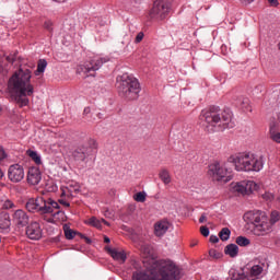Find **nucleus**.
Wrapping results in <instances>:
<instances>
[{"instance_id":"obj_39","label":"nucleus","mask_w":280,"mask_h":280,"mask_svg":"<svg viewBox=\"0 0 280 280\" xmlns=\"http://www.w3.org/2000/svg\"><path fill=\"white\" fill-rule=\"evenodd\" d=\"M143 36H144L143 32L138 33L136 36L135 43L137 44L141 43V40H143Z\"/></svg>"},{"instance_id":"obj_23","label":"nucleus","mask_w":280,"mask_h":280,"mask_svg":"<svg viewBox=\"0 0 280 280\" xmlns=\"http://www.w3.org/2000/svg\"><path fill=\"white\" fill-rule=\"evenodd\" d=\"M26 154L27 156H30V159H32V161H34L36 165H43V159L40 158V154H38V152L32 149H28L26 151Z\"/></svg>"},{"instance_id":"obj_53","label":"nucleus","mask_w":280,"mask_h":280,"mask_svg":"<svg viewBox=\"0 0 280 280\" xmlns=\"http://www.w3.org/2000/svg\"><path fill=\"white\" fill-rule=\"evenodd\" d=\"M277 201L280 203V197H277Z\"/></svg>"},{"instance_id":"obj_7","label":"nucleus","mask_w":280,"mask_h":280,"mask_svg":"<svg viewBox=\"0 0 280 280\" xmlns=\"http://www.w3.org/2000/svg\"><path fill=\"white\" fill-rule=\"evenodd\" d=\"M26 209L31 213H42L45 215L47 213H54L56 209H60V203L51 198L45 199V197H37L26 202Z\"/></svg>"},{"instance_id":"obj_25","label":"nucleus","mask_w":280,"mask_h":280,"mask_svg":"<svg viewBox=\"0 0 280 280\" xmlns=\"http://www.w3.org/2000/svg\"><path fill=\"white\" fill-rule=\"evenodd\" d=\"M73 199V197H67V195H65V192L61 191L60 194V198L58 199V203L62 205L63 207H71V200Z\"/></svg>"},{"instance_id":"obj_2","label":"nucleus","mask_w":280,"mask_h":280,"mask_svg":"<svg viewBox=\"0 0 280 280\" xmlns=\"http://www.w3.org/2000/svg\"><path fill=\"white\" fill-rule=\"evenodd\" d=\"M144 271H136L132 280H179L180 269L172 260H156L147 258L143 260Z\"/></svg>"},{"instance_id":"obj_45","label":"nucleus","mask_w":280,"mask_h":280,"mask_svg":"<svg viewBox=\"0 0 280 280\" xmlns=\"http://www.w3.org/2000/svg\"><path fill=\"white\" fill-rule=\"evenodd\" d=\"M199 222H200V224H203V222H207V215L201 214V217L199 218Z\"/></svg>"},{"instance_id":"obj_55","label":"nucleus","mask_w":280,"mask_h":280,"mask_svg":"<svg viewBox=\"0 0 280 280\" xmlns=\"http://www.w3.org/2000/svg\"><path fill=\"white\" fill-rule=\"evenodd\" d=\"M86 242H91V240L86 238Z\"/></svg>"},{"instance_id":"obj_5","label":"nucleus","mask_w":280,"mask_h":280,"mask_svg":"<svg viewBox=\"0 0 280 280\" xmlns=\"http://www.w3.org/2000/svg\"><path fill=\"white\" fill-rule=\"evenodd\" d=\"M230 163H233L236 172H261L266 161L264 156L256 155L255 153H240L236 156L229 159Z\"/></svg>"},{"instance_id":"obj_15","label":"nucleus","mask_w":280,"mask_h":280,"mask_svg":"<svg viewBox=\"0 0 280 280\" xmlns=\"http://www.w3.org/2000/svg\"><path fill=\"white\" fill-rule=\"evenodd\" d=\"M26 180L28 185H38L40 180H43V174L40 173V168L30 167L26 175Z\"/></svg>"},{"instance_id":"obj_1","label":"nucleus","mask_w":280,"mask_h":280,"mask_svg":"<svg viewBox=\"0 0 280 280\" xmlns=\"http://www.w3.org/2000/svg\"><path fill=\"white\" fill-rule=\"evenodd\" d=\"M7 93L15 104L21 108L30 104V98L34 95V85L32 84V70L19 69L8 81Z\"/></svg>"},{"instance_id":"obj_14","label":"nucleus","mask_w":280,"mask_h":280,"mask_svg":"<svg viewBox=\"0 0 280 280\" xmlns=\"http://www.w3.org/2000/svg\"><path fill=\"white\" fill-rule=\"evenodd\" d=\"M26 237L33 241L40 240V237H43V228H40V223H38L37 221H32L26 226Z\"/></svg>"},{"instance_id":"obj_37","label":"nucleus","mask_w":280,"mask_h":280,"mask_svg":"<svg viewBox=\"0 0 280 280\" xmlns=\"http://www.w3.org/2000/svg\"><path fill=\"white\" fill-rule=\"evenodd\" d=\"M209 255L212 257V259H220V257H222V253L218 252L217 249H210Z\"/></svg>"},{"instance_id":"obj_29","label":"nucleus","mask_w":280,"mask_h":280,"mask_svg":"<svg viewBox=\"0 0 280 280\" xmlns=\"http://www.w3.org/2000/svg\"><path fill=\"white\" fill-rule=\"evenodd\" d=\"M219 237L222 240V242H228V240L231 237V230H229V228H223L219 233Z\"/></svg>"},{"instance_id":"obj_17","label":"nucleus","mask_w":280,"mask_h":280,"mask_svg":"<svg viewBox=\"0 0 280 280\" xmlns=\"http://www.w3.org/2000/svg\"><path fill=\"white\" fill-rule=\"evenodd\" d=\"M60 191H62L63 196H67V198H73V194L80 192V184L78 182H70L67 186H61Z\"/></svg>"},{"instance_id":"obj_11","label":"nucleus","mask_w":280,"mask_h":280,"mask_svg":"<svg viewBox=\"0 0 280 280\" xmlns=\"http://www.w3.org/2000/svg\"><path fill=\"white\" fill-rule=\"evenodd\" d=\"M108 62V57H102L100 55L91 57L84 65L79 66L77 72L84 73V75L89 77V73H95V71H100L102 66Z\"/></svg>"},{"instance_id":"obj_4","label":"nucleus","mask_w":280,"mask_h":280,"mask_svg":"<svg viewBox=\"0 0 280 280\" xmlns=\"http://www.w3.org/2000/svg\"><path fill=\"white\" fill-rule=\"evenodd\" d=\"M246 224H253V233L256 237H266L272 233L273 228L270 225V218L268 213L261 210H250L243 215Z\"/></svg>"},{"instance_id":"obj_41","label":"nucleus","mask_w":280,"mask_h":280,"mask_svg":"<svg viewBox=\"0 0 280 280\" xmlns=\"http://www.w3.org/2000/svg\"><path fill=\"white\" fill-rule=\"evenodd\" d=\"M56 215H60V219L63 220L65 219V212L58 210L57 212L54 213V218H56Z\"/></svg>"},{"instance_id":"obj_43","label":"nucleus","mask_w":280,"mask_h":280,"mask_svg":"<svg viewBox=\"0 0 280 280\" xmlns=\"http://www.w3.org/2000/svg\"><path fill=\"white\" fill-rule=\"evenodd\" d=\"M52 25H54V24L51 23V21H46V22H45V27H46V30L51 31V30H52V28H51Z\"/></svg>"},{"instance_id":"obj_9","label":"nucleus","mask_w":280,"mask_h":280,"mask_svg":"<svg viewBox=\"0 0 280 280\" xmlns=\"http://www.w3.org/2000/svg\"><path fill=\"white\" fill-rule=\"evenodd\" d=\"M208 174L217 183H229L233 179V175H231V170H229L226 163L213 162L209 165Z\"/></svg>"},{"instance_id":"obj_40","label":"nucleus","mask_w":280,"mask_h":280,"mask_svg":"<svg viewBox=\"0 0 280 280\" xmlns=\"http://www.w3.org/2000/svg\"><path fill=\"white\" fill-rule=\"evenodd\" d=\"M210 242L212 244H218V242H220V238L218 236H215V235H211L210 236Z\"/></svg>"},{"instance_id":"obj_18","label":"nucleus","mask_w":280,"mask_h":280,"mask_svg":"<svg viewBox=\"0 0 280 280\" xmlns=\"http://www.w3.org/2000/svg\"><path fill=\"white\" fill-rule=\"evenodd\" d=\"M167 231H170V222L167 220H161L154 224V235L156 237H163Z\"/></svg>"},{"instance_id":"obj_54","label":"nucleus","mask_w":280,"mask_h":280,"mask_svg":"<svg viewBox=\"0 0 280 280\" xmlns=\"http://www.w3.org/2000/svg\"><path fill=\"white\" fill-rule=\"evenodd\" d=\"M56 189H57V187H55V188L52 189V191H56Z\"/></svg>"},{"instance_id":"obj_12","label":"nucleus","mask_w":280,"mask_h":280,"mask_svg":"<svg viewBox=\"0 0 280 280\" xmlns=\"http://www.w3.org/2000/svg\"><path fill=\"white\" fill-rule=\"evenodd\" d=\"M8 178L11 183H21L25 178V168L23 165H10L8 168Z\"/></svg>"},{"instance_id":"obj_13","label":"nucleus","mask_w":280,"mask_h":280,"mask_svg":"<svg viewBox=\"0 0 280 280\" xmlns=\"http://www.w3.org/2000/svg\"><path fill=\"white\" fill-rule=\"evenodd\" d=\"M12 222L16 229H25L30 224V215L22 209L15 210L12 214Z\"/></svg>"},{"instance_id":"obj_31","label":"nucleus","mask_w":280,"mask_h":280,"mask_svg":"<svg viewBox=\"0 0 280 280\" xmlns=\"http://www.w3.org/2000/svg\"><path fill=\"white\" fill-rule=\"evenodd\" d=\"M236 244L238 245V246H249V244H250V240H248V237H246V236H238V237H236Z\"/></svg>"},{"instance_id":"obj_27","label":"nucleus","mask_w":280,"mask_h":280,"mask_svg":"<svg viewBox=\"0 0 280 280\" xmlns=\"http://www.w3.org/2000/svg\"><path fill=\"white\" fill-rule=\"evenodd\" d=\"M237 105L240 106V108H242V110H246L249 112L253 110L250 108V101L248 98H240Z\"/></svg>"},{"instance_id":"obj_16","label":"nucleus","mask_w":280,"mask_h":280,"mask_svg":"<svg viewBox=\"0 0 280 280\" xmlns=\"http://www.w3.org/2000/svg\"><path fill=\"white\" fill-rule=\"evenodd\" d=\"M12 219L10 213L0 211V231L1 233H10L12 231Z\"/></svg>"},{"instance_id":"obj_49","label":"nucleus","mask_w":280,"mask_h":280,"mask_svg":"<svg viewBox=\"0 0 280 280\" xmlns=\"http://www.w3.org/2000/svg\"><path fill=\"white\" fill-rule=\"evenodd\" d=\"M55 1L56 3H65L67 0H52Z\"/></svg>"},{"instance_id":"obj_32","label":"nucleus","mask_w":280,"mask_h":280,"mask_svg":"<svg viewBox=\"0 0 280 280\" xmlns=\"http://www.w3.org/2000/svg\"><path fill=\"white\" fill-rule=\"evenodd\" d=\"M148 194H145V191H140L133 195V200H136V202H144Z\"/></svg>"},{"instance_id":"obj_47","label":"nucleus","mask_w":280,"mask_h":280,"mask_svg":"<svg viewBox=\"0 0 280 280\" xmlns=\"http://www.w3.org/2000/svg\"><path fill=\"white\" fill-rule=\"evenodd\" d=\"M105 244H110V238L108 236H104Z\"/></svg>"},{"instance_id":"obj_6","label":"nucleus","mask_w":280,"mask_h":280,"mask_svg":"<svg viewBox=\"0 0 280 280\" xmlns=\"http://www.w3.org/2000/svg\"><path fill=\"white\" fill-rule=\"evenodd\" d=\"M116 89L122 100L132 102L135 100H139V94L141 93V83H139L137 78L128 73H124L116 78Z\"/></svg>"},{"instance_id":"obj_38","label":"nucleus","mask_w":280,"mask_h":280,"mask_svg":"<svg viewBox=\"0 0 280 280\" xmlns=\"http://www.w3.org/2000/svg\"><path fill=\"white\" fill-rule=\"evenodd\" d=\"M200 233H201V235H203V237H209V228L201 226L200 228Z\"/></svg>"},{"instance_id":"obj_51","label":"nucleus","mask_w":280,"mask_h":280,"mask_svg":"<svg viewBox=\"0 0 280 280\" xmlns=\"http://www.w3.org/2000/svg\"><path fill=\"white\" fill-rule=\"evenodd\" d=\"M2 112H3V108L0 106V115H1Z\"/></svg>"},{"instance_id":"obj_19","label":"nucleus","mask_w":280,"mask_h":280,"mask_svg":"<svg viewBox=\"0 0 280 280\" xmlns=\"http://www.w3.org/2000/svg\"><path fill=\"white\" fill-rule=\"evenodd\" d=\"M106 250L109 253L110 257L115 259V261H121V264H124V261L127 259L126 252H124V249L106 247Z\"/></svg>"},{"instance_id":"obj_10","label":"nucleus","mask_w":280,"mask_h":280,"mask_svg":"<svg viewBox=\"0 0 280 280\" xmlns=\"http://www.w3.org/2000/svg\"><path fill=\"white\" fill-rule=\"evenodd\" d=\"M170 12H172V0H155L149 11V16L154 21H165Z\"/></svg>"},{"instance_id":"obj_42","label":"nucleus","mask_w":280,"mask_h":280,"mask_svg":"<svg viewBox=\"0 0 280 280\" xmlns=\"http://www.w3.org/2000/svg\"><path fill=\"white\" fill-rule=\"evenodd\" d=\"M240 3H243V5H250V3H253V1L255 0H238Z\"/></svg>"},{"instance_id":"obj_44","label":"nucleus","mask_w":280,"mask_h":280,"mask_svg":"<svg viewBox=\"0 0 280 280\" xmlns=\"http://www.w3.org/2000/svg\"><path fill=\"white\" fill-rule=\"evenodd\" d=\"M8 154H5L4 150H0V161H3V159H7Z\"/></svg>"},{"instance_id":"obj_28","label":"nucleus","mask_w":280,"mask_h":280,"mask_svg":"<svg viewBox=\"0 0 280 280\" xmlns=\"http://www.w3.org/2000/svg\"><path fill=\"white\" fill-rule=\"evenodd\" d=\"M268 218H269V224L271 225L272 229H275V224L280 220V213L279 211L273 210L271 211L270 217Z\"/></svg>"},{"instance_id":"obj_24","label":"nucleus","mask_w":280,"mask_h":280,"mask_svg":"<svg viewBox=\"0 0 280 280\" xmlns=\"http://www.w3.org/2000/svg\"><path fill=\"white\" fill-rule=\"evenodd\" d=\"M160 180L164 183V185H170L172 183V175H170V171L166 168H162L159 173Z\"/></svg>"},{"instance_id":"obj_26","label":"nucleus","mask_w":280,"mask_h":280,"mask_svg":"<svg viewBox=\"0 0 280 280\" xmlns=\"http://www.w3.org/2000/svg\"><path fill=\"white\" fill-rule=\"evenodd\" d=\"M46 69H47V60L40 59L37 63V69L35 70V75H40L42 73H45Z\"/></svg>"},{"instance_id":"obj_21","label":"nucleus","mask_w":280,"mask_h":280,"mask_svg":"<svg viewBox=\"0 0 280 280\" xmlns=\"http://www.w3.org/2000/svg\"><path fill=\"white\" fill-rule=\"evenodd\" d=\"M224 253L229 255V257L235 258L240 255V247L235 244H230L225 246Z\"/></svg>"},{"instance_id":"obj_22","label":"nucleus","mask_w":280,"mask_h":280,"mask_svg":"<svg viewBox=\"0 0 280 280\" xmlns=\"http://www.w3.org/2000/svg\"><path fill=\"white\" fill-rule=\"evenodd\" d=\"M102 222L105 224H108L106 220L104 219L98 220L95 217H91L90 219L85 220V224H88L89 226H94V229H102Z\"/></svg>"},{"instance_id":"obj_33","label":"nucleus","mask_w":280,"mask_h":280,"mask_svg":"<svg viewBox=\"0 0 280 280\" xmlns=\"http://www.w3.org/2000/svg\"><path fill=\"white\" fill-rule=\"evenodd\" d=\"M63 231L67 240H73V237H75V232L67 225L63 226Z\"/></svg>"},{"instance_id":"obj_46","label":"nucleus","mask_w":280,"mask_h":280,"mask_svg":"<svg viewBox=\"0 0 280 280\" xmlns=\"http://www.w3.org/2000/svg\"><path fill=\"white\" fill-rule=\"evenodd\" d=\"M268 2L270 3V5H273V7L279 5V2L277 0H268Z\"/></svg>"},{"instance_id":"obj_3","label":"nucleus","mask_w":280,"mask_h":280,"mask_svg":"<svg viewBox=\"0 0 280 280\" xmlns=\"http://www.w3.org/2000/svg\"><path fill=\"white\" fill-rule=\"evenodd\" d=\"M199 119L207 132H222L226 128H233V113L229 109L223 112L215 108L203 109Z\"/></svg>"},{"instance_id":"obj_30","label":"nucleus","mask_w":280,"mask_h":280,"mask_svg":"<svg viewBox=\"0 0 280 280\" xmlns=\"http://www.w3.org/2000/svg\"><path fill=\"white\" fill-rule=\"evenodd\" d=\"M233 280H254L247 272L234 273L232 277Z\"/></svg>"},{"instance_id":"obj_57","label":"nucleus","mask_w":280,"mask_h":280,"mask_svg":"<svg viewBox=\"0 0 280 280\" xmlns=\"http://www.w3.org/2000/svg\"><path fill=\"white\" fill-rule=\"evenodd\" d=\"M86 110H88V109L85 108V109H84V113H86Z\"/></svg>"},{"instance_id":"obj_8","label":"nucleus","mask_w":280,"mask_h":280,"mask_svg":"<svg viewBox=\"0 0 280 280\" xmlns=\"http://www.w3.org/2000/svg\"><path fill=\"white\" fill-rule=\"evenodd\" d=\"M229 190L233 196H237L238 198H246V196H253L255 191H259V184L250 179L232 182L230 184Z\"/></svg>"},{"instance_id":"obj_48","label":"nucleus","mask_w":280,"mask_h":280,"mask_svg":"<svg viewBox=\"0 0 280 280\" xmlns=\"http://www.w3.org/2000/svg\"><path fill=\"white\" fill-rule=\"evenodd\" d=\"M79 160L84 161V153H79Z\"/></svg>"},{"instance_id":"obj_20","label":"nucleus","mask_w":280,"mask_h":280,"mask_svg":"<svg viewBox=\"0 0 280 280\" xmlns=\"http://www.w3.org/2000/svg\"><path fill=\"white\" fill-rule=\"evenodd\" d=\"M261 272H264V264H258V265H254L252 266V268L249 269V272H247V275L256 280L259 279V276L261 275Z\"/></svg>"},{"instance_id":"obj_52","label":"nucleus","mask_w":280,"mask_h":280,"mask_svg":"<svg viewBox=\"0 0 280 280\" xmlns=\"http://www.w3.org/2000/svg\"><path fill=\"white\" fill-rule=\"evenodd\" d=\"M196 244H198V242L192 243L191 246H196Z\"/></svg>"},{"instance_id":"obj_35","label":"nucleus","mask_w":280,"mask_h":280,"mask_svg":"<svg viewBox=\"0 0 280 280\" xmlns=\"http://www.w3.org/2000/svg\"><path fill=\"white\" fill-rule=\"evenodd\" d=\"M261 198L267 202H272V200H275V195L270 191H266L261 195Z\"/></svg>"},{"instance_id":"obj_36","label":"nucleus","mask_w":280,"mask_h":280,"mask_svg":"<svg viewBox=\"0 0 280 280\" xmlns=\"http://www.w3.org/2000/svg\"><path fill=\"white\" fill-rule=\"evenodd\" d=\"M270 139H272L276 143H280V132L270 130Z\"/></svg>"},{"instance_id":"obj_56","label":"nucleus","mask_w":280,"mask_h":280,"mask_svg":"<svg viewBox=\"0 0 280 280\" xmlns=\"http://www.w3.org/2000/svg\"><path fill=\"white\" fill-rule=\"evenodd\" d=\"M90 75H95V73H91Z\"/></svg>"},{"instance_id":"obj_34","label":"nucleus","mask_w":280,"mask_h":280,"mask_svg":"<svg viewBox=\"0 0 280 280\" xmlns=\"http://www.w3.org/2000/svg\"><path fill=\"white\" fill-rule=\"evenodd\" d=\"M2 209H16V205H14L13 202H12V200H10V199H7V200H4L3 201V203H2Z\"/></svg>"},{"instance_id":"obj_50","label":"nucleus","mask_w":280,"mask_h":280,"mask_svg":"<svg viewBox=\"0 0 280 280\" xmlns=\"http://www.w3.org/2000/svg\"><path fill=\"white\" fill-rule=\"evenodd\" d=\"M0 178H3V171L0 168Z\"/></svg>"}]
</instances>
